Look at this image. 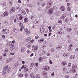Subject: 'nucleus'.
I'll return each instance as SVG.
<instances>
[{
  "label": "nucleus",
  "instance_id": "55",
  "mask_svg": "<svg viewBox=\"0 0 78 78\" xmlns=\"http://www.w3.org/2000/svg\"><path fill=\"white\" fill-rule=\"evenodd\" d=\"M49 63H50V64H52L53 62H52V61H51V60H50L49 61Z\"/></svg>",
  "mask_w": 78,
  "mask_h": 78
},
{
  "label": "nucleus",
  "instance_id": "50",
  "mask_svg": "<svg viewBox=\"0 0 78 78\" xmlns=\"http://www.w3.org/2000/svg\"><path fill=\"white\" fill-rule=\"evenodd\" d=\"M2 38H3V39H5V37H6L5 35H2Z\"/></svg>",
  "mask_w": 78,
  "mask_h": 78
},
{
  "label": "nucleus",
  "instance_id": "15",
  "mask_svg": "<svg viewBox=\"0 0 78 78\" xmlns=\"http://www.w3.org/2000/svg\"><path fill=\"white\" fill-rule=\"evenodd\" d=\"M41 33H43L45 31V28H41L40 29Z\"/></svg>",
  "mask_w": 78,
  "mask_h": 78
},
{
  "label": "nucleus",
  "instance_id": "39",
  "mask_svg": "<svg viewBox=\"0 0 78 78\" xmlns=\"http://www.w3.org/2000/svg\"><path fill=\"white\" fill-rule=\"evenodd\" d=\"M14 49V47H12V46L10 47V50L11 51H12Z\"/></svg>",
  "mask_w": 78,
  "mask_h": 78
},
{
  "label": "nucleus",
  "instance_id": "9",
  "mask_svg": "<svg viewBox=\"0 0 78 78\" xmlns=\"http://www.w3.org/2000/svg\"><path fill=\"white\" fill-rule=\"evenodd\" d=\"M2 32H4V34H8L9 33V30H6V29H3Z\"/></svg>",
  "mask_w": 78,
  "mask_h": 78
},
{
  "label": "nucleus",
  "instance_id": "61",
  "mask_svg": "<svg viewBox=\"0 0 78 78\" xmlns=\"http://www.w3.org/2000/svg\"><path fill=\"white\" fill-rule=\"evenodd\" d=\"M16 31V28H15L14 29H13V32H15V31Z\"/></svg>",
  "mask_w": 78,
  "mask_h": 78
},
{
  "label": "nucleus",
  "instance_id": "63",
  "mask_svg": "<svg viewBox=\"0 0 78 78\" xmlns=\"http://www.w3.org/2000/svg\"><path fill=\"white\" fill-rule=\"evenodd\" d=\"M3 56H6V53H4L3 54Z\"/></svg>",
  "mask_w": 78,
  "mask_h": 78
},
{
  "label": "nucleus",
  "instance_id": "29",
  "mask_svg": "<svg viewBox=\"0 0 78 78\" xmlns=\"http://www.w3.org/2000/svg\"><path fill=\"white\" fill-rule=\"evenodd\" d=\"M21 51L22 53H23L24 51H25V48H21Z\"/></svg>",
  "mask_w": 78,
  "mask_h": 78
},
{
  "label": "nucleus",
  "instance_id": "58",
  "mask_svg": "<svg viewBox=\"0 0 78 78\" xmlns=\"http://www.w3.org/2000/svg\"><path fill=\"white\" fill-rule=\"evenodd\" d=\"M25 76H26V77H27V76H28V74L26 73H25Z\"/></svg>",
  "mask_w": 78,
  "mask_h": 78
},
{
  "label": "nucleus",
  "instance_id": "28",
  "mask_svg": "<svg viewBox=\"0 0 78 78\" xmlns=\"http://www.w3.org/2000/svg\"><path fill=\"white\" fill-rule=\"evenodd\" d=\"M21 14L22 15H25L26 14V12L25 11L23 10L21 12Z\"/></svg>",
  "mask_w": 78,
  "mask_h": 78
},
{
  "label": "nucleus",
  "instance_id": "12",
  "mask_svg": "<svg viewBox=\"0 0 78 78\" xmlns=\"http://www.w3.org/2000/svg\"><path fill=\"white\" fill-rule=\"evenodd\" d=\"M67 62L66 61H63L62 62V65L63 66H66V65H67Z\"/></svg>",
  "mask_w": 78,
  "mask_h": 78
},
{
  "label": "nucleus",
  "instance_id": "13",
  "mask_svg": "<svg viewBox=\"0 0 78 78\" xmlns=\"http://www.w3.org/2000/svg\"><path fill=\"white\" fill-rule=\"evenodd\" d=\"M44 38H41L39 39L38 41L40 43H42V42H43L44 41Z\"/></svg>",
  "mask_w": 78,
  "mask_h": 78
},
{
  "label": "nucleus",
  "instance_id": "35",
  "mask_svg": "<svg viewBox=\"0 0 78 78\" xmlns=\"http://www.w3.org/2000/svg\"><path fill=\"white\" fill-rule=\"evenodd\" d=\"M69 55V53H65L63 54V56H67Z\"/></svg>",
  "mask_w": 78,
  "mask_h": 78
},
{
  "label": "nucleus",
  "instance_id": "59",
  "mask_svg": "<svg viewBox=\"0 0 78 78\" xmlns=\"http://www.w3.org/2000/svg\"><path fill=\"white\" fill-rule=\"evenodd\" d=\"M67 6H70V3H67Z\"/></svg>",
  "mask_w": 78,
  "mask_h": 78
},
{
  "label": "nucleus",
  "instance_id": "4",
  "mask_svg": "<svg viewBox=\"0 0 78 78\" xmlns=\"http://www.w3.org/2000/svg\"><path fill=\"white\" fill-rule=\"evenodd\" d=\"M16 11V8L14 7L11 8L10 10V14H13Z\"/></svg>",
  "mask_w": 78,
  "mask_h": 78
},
{
  "label": "nucleus",
  "instance_id": "20",
  "mask_svg": "<svg viewBox=\"0 0 78 78\" xmlns=\"http://www.w3.org/2000/svg\"><path fill=\"white\" fill-rule=\"evenodd\" d=\"M62 47L61 46L58 45L57 46L56 48V49L57 50H60L61 49Z\"/></svg>",
  "mask_w": 78,
  "mask_h": 78
},
{
  "label": "nucleus",
  "instance_id": "23",
  "mask_svg": "<svg viewBox=\"0 0 78 78\" xmlns=\"http://www.w3.org/2000/svg\"><path fill=\"white\" fill-rule=\"evenodd\" d=\"M28 19L27 17L26 18L24 19V23H27L28 21Z\"/></svg>",
  "mask_w": 78,
  "mask_h": 78
},
{
  "label": "nucleus",
  "instance_id": "31",
  "mask_svg": "<svg viewBox=\"0 0 78 78\" xmlns=\"http://www.w3.org/2000/svg\"><path fill=\"white\" fill-rule=\"evenodd\" d=\"M36 77L37 78H39L41 77V76L40 75H39V74H37L36 75Z\"/></svg>",
  "mask_w": 78,
  "mask_h": 78
},
{
  "label": "nucleus",
  "instance_id": "10",
  "mask_svg": "<svg viewBox=\"0 0 78 78\" xmlns=\"http://www.w3.org/2000/svg\"><path fill=\"white\" fill-rule=\"evenodd\" d=\"M38 46L37 45H34L32 46V48H33V49H34L35 50H36L38 49Z\"/></svg>",
  "mask_w": 78,
  "mask_h": 78
},
{
  "label": "nucleus",
  "instance_id": "22",
  "mask_svg": "<svg viewBox=\"0 0 78 78\" xmlns=\"http://www.w3.org/2000/svg\"><path fill=\"white\" fill-rule=\"evenodd\" d=\"M70 58L71 59H73L75 58V56L72 55L70 56Z\"/></svg>",
  "mask_w": 78,
  "mask_h": 78
},
{
  "label": "nucleus",
  "instance_id": "46",
  "mask_svg": "<svg viewBox=\"0 0 78 78\" xmlns=\"http://www.w3.org/2000/svg\"><path fill=\"white\" fill-rule=\"evenodd\" d=\"M35 38L36 39H37L39 38V36L38 35H37L35 37Z\"/></svg>",
  "mask_w": 78,
  "mask_h": 78
},
{
  "label": "nucleus",
  "instance_id": "8",
  "mask_svg": "<svg viewBox=\"0 0 78 78\" xmlns=\"http://www.w3.org/2000/svg\"><path fill=\"white\" fill-rule=\"evenodd\" d=\"M60 9L61 11H63L66 9V7L63 5H62L60 7Z\"/></svg>",
  "mask_w": 78,
  "mask_h": 78
},
{
  "label": "nucleus",
  "instance_id": "62",
  "mask_svg": "<svg viewBox=\"0 0 78 78\" xmlns=\"http://www.w3.org/2000/svg\"><path fill=\"white\" fill-rule=\"evenodd\" d=\"M8 51V49L7 50H5L4 51V52H5V53H6Z\"/></svg>",
  "mask_w": 78,
  "mask_h": 78
},
{
  "label": "nucleus",
  "instance_id": "49",
  "mask_svg": "<svg viewBox=\"0 0 78 78\" xmlns=\"http://www.w3.org/2000/svg\"><path fill=\"white\" fill-rule=\"evenodd\" d=\"M15 53L14 52L10 53V55H14Z\"/></svg>",
  "mask_w": 78,
  "mask_h": 78
},
{
  "label": "nucleus",
  "instance_id": "53",
  "mask_svg": "<svg viewBox=\"0 0 78 78\" xmlns=\"http://www.w3.org/2000/svg\"><path fill=\"white\" fill-rule=\"evenodd\" d=\"M58 33L59 34H61L62 33V32L61 31H58Z\"/></svg>",
  "mask_w": 78,
  "mask_h": 78
},
{
  "label": "nucleus",
  "instance_id": "34",
  "mask_svg": "<svg viewBox=\"0 0 78 78\" xmlns=\"http://www.w3.org/2000/svg\"><path fill=\"white\" fill-rule=\"evenodd\" d=\"M69 21V18H67L65 19V22L66 23H67Z\"/></svg>",
  "mask_w": 78,
  "mask_h": 78
},
{
  "label": "nucleus",
  "instance_id": "60",
  "mask_svg": "<svg viewBox=\"0 0 78 78\" xmlns=\"http://www.w3.org/2000/svg\"><path fill=\"white\" fill-rule=\"evenodd\" d=\"M46 47V46H45V45H43L42 46V47L43 48H45Z\"/></svg>",
  "mask_w": 78,
  "mask_h": 78
},
{
  "label": "nucleus",
  "instance_id": "45",
  "mask_svg": "<svg viewBox=\"0 0 78 78\" xmlns=\"http://www.w3.org/2000/svg\"><path fill=\"white\" fill-rule=\"evenodd\" d=\"M66 37H69V38H70V35L68 34L66 36Z\"/></svg>",
  "mask_w": 78,
  "mask_h": 78
},
{
  "label": "nucleus",
  "instance_id": "52",
  "mask_svg": "<svg viewBox=\"0 0 78 78\" xmlns=\"http://www.w3.org/2000/svg\"><path fill=\"white\" fill-rule=\"evenodd\" d=\"M35 65L36 67H38V66H39V64L38 63H35Z\"/></svg>",
  "mask_w": 78,
  "mask_h": 78
},
{
  "label": "nucleus",
  "instance_id": "19",
  "mask_svg": "<svg viewBox=\"0 0 78 78\" xmlns=\"http://www.w3.org/2000/svg\"><path fill=\"white\" fill-rule=\"evenodd\" d=\"M24 70L25 72H27V71H28L29 69H28V67H27V66H25L24 67Z\"/></svg>",
  "mask_w": 78,
  "mask_h": 78
},
{
  "label": "nucleus",
  "instance_id": "2",
  "mask_svg": "<svg viewBox=\"0 0 78 78\" xmlns=\"http://www.w3.org/2000/svg\"><path fill=\"white\" fill-rule=\"evenodd\" d=\"M4 70L2 71V75H5L6 74V72H8V70L10 69V67H8V66H5L3 69Z\"/></svg>",
  "mask_w": 78,
  "mask_h": 78
},
{
  "label": "nucleus",
  "instance_id": "26",
  "mask_svg": "<svg viewBox=\"0 0 78 78\" xmlns=\"http://www.w3.org/2000/svg\"><path fill=\"white\" fill-rule=\"evenodd\" d=\"M46 3L45 2H44L41 3V6L43 7H44V6H45V5H46Z\"/></svg>",
  "mask_w": 78,
  "mask_h": 78
},
{
  "label": "nucleus",
  "instance_id": "40",
  "mask_svg": "<svg viewBox=\"0 0 78 78\" xmlns=\"http://www.w3.org/2000/svg\"><path fill=\"white\" fill-rule=\"evenodd\" d=\"M30 40H31V37H29L27 39L26 41H27L28 42V41H30Z\"/></svg>",
  "mask_w": 78,
  "mask_h": 78
},
{
  "label": "nucleus",
  "instance_id": "1",
  "mask_svg": "<svg viewBox=\"0 0 78 78\" xmlns=\"http://www.w3.org/2000/svg\"><path fill=\"white\" fill-rule=\"evenodd\" d=\"M53 4V2L52 0H49L48 2L46 5V8L47 9H48L50 8L52 6Z\"/></svg>",
  "mask_w": 78,
  "mask_h": 78
},
{
  "label": "nucleus",
  "instance_id": "44",
  "mask_svg": "<svg viewBox=\"0 0 78 78\" xmlns=\"http://www.w3.org/2000/svg\"><path fill=\"white\" fill-rule=\"evenodd\" d=\"M34 66V63H32L30 65V67H33Z\"/></svg>",
  "mask_w": 78,
  "mask_h": 78
},
{
  "label": "nucleus",
  "instance_id": "37",
  "mask_svg": "<svg viewBox=\"0 0 78 78\" xmlns=\"http://www.w3.org/2000/svg\"><path fill=\"white\" fill-rule=\"evenodd\" d=\"M58 23L60 24H62V20H59L58 21Z\"/></svg>",
  "mask_w": 78,
  "mask_h": 78
},
{
  "label": "nucleus",
  "instance_id": "38",
  "mask_svg": "<svg viewBox=\"0 0 78 78\" xmlns=\"http://www.w3.org/2000/svg\"><path fill=\"white\" fill-rule=\"evenodd\" d=\"M19 19L20 20H22V19H23V16L22 15H21L19 18Z\"/></svg>",
  "mask_w": 78,
  "mask_h": 78
},
{
  "label": "nucleus",
  "instance_id": "47",
  "mask_svg": "<svg viewBox=\"0 0 78 78\" xmlns=\"http://www.w3.org/2000/svg\"><path fill=\"white\" fill-rule=\"evenodd\" d=\"M69 47H73V44H69Z\"/></svg>",
  "mask_w": 78,
  "mask_h": 78
},
{
  "label": "nucleus",
  "instance_id": "42",
  "mask_svg": "<svg viewBox=\"0 0 78 78\" xmlns=\"http://www.w3.org/2000/svg\"><path fill=\"white\" fill-rule=\"evenodd\" d=\"M8 45H9V46H11V45H12V43L11 42H9L8 43Z\"/></svg>",
  "mask_w": 78,
  "mask_h": 78
},
{
  "label": "nucleus",
  "instance_id": "56",
  "mask_svg": "<svg viewBox=\"0 0 78 78\" xmlns=\"http://www.w3.org/2000/svg\"><path fill=\"white\" fill-rule=\"evenodd\" d=\"M29 10L28 9H26V12H27V13H28V12H29Z\"/></svg>",
  "mask_w": 78,
  "mask_h": 78
},
{
  "label": "nucleus",
  "instance_id": "27",
  "mask_svg": "<svg viewBox=\"0 0 78 78\" xmlns=\"http://www.w3.org/2000/svg\"><path fill=\"white\" fill-rule=\"evenodd\" d=\"M55 14L56 16H59V15H60V12H59L56 11L55 12Z\"/></svg>",
  "mask_w": 78,
  "mask_h": 78
},
{
  "label": "nucleus",
  "instance_id": "51",
  "mask_svg": "<svg viewBox=\"0 0 78 78\" xmlns=\"http://www.w3.org/2000/svg\"><path fill=\"white\" fill-rule=\"evenodd\" d=\"M9 4L11 6H12V1L10 2Z\"/></svg>",
  "mask_w": 78,
  "mask_h": 78
},
{
  "label": "nucleus",
  "instance_id": "5",
  "mask_svg": "<svg viewBox=\"0 0 78 78\" xmlns=\"http://www.w3.org/2000/svg\"><path fill=\"white\" fill-rule=\"evenodd\" d=\"M53 12V9L52 8H50L48 10V14H51Z\"/></svg>",
  "mask_w": 78,
  "mask_h": 78
},
{
  "label": "nucleus",
  "instance_id": "21",
  "mask_svg": "<svg viewBox=\"0 0 78 78\" xmlns=\"http://www.w3.org/2000/svg\"><path fill=\"white\" fill-rule=\"evenodd\" d=\"M38 59L39 62H42V61H43V58H42V57H39L38 58Z\"/></svg>",
  "mask_w": 78,
  "mask_h": 78
},
{
  "label": "nucleus",
  "instance_id": "3",
  "mask_svg": "<svg viewBox=\"0 0 78 78\" xmlns=\"http://www.w3.org/2000/svg\"><path fill=\"white\" fill-rule=\"evenodd\" d=\"M77 68V65L76 64H73L72 66V71L74 72H76V69Z\"/></svg>",
  "mask_w": 78,
  "mask_h": 78
},
{
  "label": "nucleus",
  "instance_id": "30",
  "mask_svg": "<svg viewBox=\"0 0 78 78\" xmlns=\"http://www.w3.org/2000/svg\"><path fill=\"white\" fill-rule=\"evenodd\" d=\"M30 77L31 78H35V76H34V75L33 73L30 74Z\"/></svg>",
  "mask_w": 78,
  "mask_h": 78
},
{
  "label": "nucleus",
  "instance_id": "57",
  "mask_svg": "<svg viewBox=\"0 0 78 78\" xmlns=\"http://www.w3.org/2000/svg\"><path fill=\"white\" fill-rule=\"evenodd\" d=\"M47 55L48 56H50V54L49 53H47Z\"/></svg>",
  "mask_w": 78,
  "mask_h": 78
},
{
  "label": "nucleus",
  "instance_id": "17",
  "mask_svg": "<svg viewBox=\"0 0 78 78\" xmlns=\"http://www.w3.org/2000/svg\"><path fill=\"white\" fill-rule=\"evenodd\" d=\"M42 75L44 76H47V72H43L42 73Z\"/></svg>",
  "mask_w": 78,
  "mask_h": 78
},
{
  "label": "nucleus",
  "instance_id": "32",
  "mask_svg": "<svg viewBox=\"0 0 78 78\" xmlns=\"http://www.w3.org/2000/svg\"><path fill=\"white\" fill-rule=\"evenodd\" d=\"M70 10H71V7L70 6H69L67 8V10L68 11H70Z\"/></svg>",
  "mask_w": 78,
  "mask_h": 78
},
{
  "label": "nucleus",
  "instance_id": "14",
  "mask_svg": "<svg viewBox=\"0 0 78 78\" xmlns=\"http://www.w3.org/2000/svg\"><path fill=\"white\" fill-rule=\"evenodd\" d=\"M12 58H9V60L6 61V63H9L10 62H11L12 61Z\"/></svg>",
  "mask_w": 78,
  "mask_h": 78
},
{
  "label": "nucleus",
  "instance_id": "64",
  "mask_svg": "<svg viewBox=\"0 0 78 78\" xmlns=\"http://www.w3.org/2000/svg\"><path fill=\"white\" fill-rule=\"evenodd\" d=\"M27 53H30V49H28L27 51Z\"/></svg>",
  "mask_w": 78,
  "mask_h": 78
},
{
  "label": "nucleus",
  "instance_id": "33",
  "mask_svg": "<svg viewBox=\"0 0 78 78\" xmlns=\"http://www.w3.org/2000/svg\"><path fill=\"white\" fill-rule=\"evenodd\" d=\"M51 52H52V53L55 52V49L54 48H51Z\"/></svg>",
  "mask_w": 78,
  "mask_h": 78
},
{
  "label": "nucleus",
  "instance_id": "54",
  "mask_svg": "<svg viewBox=\"0 0 78 78\" xmlns=\"http://www.w3.org/2000/svg\"><path fill=\"white\" fill-rule=\"evenodd\" d=\"M71 63H69L68 65V67H71Z\"/></svg>",
  "mask_w": 78,
  "mask_h": 78
},
{
  "label": "nucleus",
  "instance_id": "25",
  "mask_svg": "<svg viewBox=\"0 0 78 78\" xmlns=\"http://www.w3.org/2000/svg\"><path fill=\"white\" fill-rule=\"evenodd\" d=\"M66 30L67 31L70 32V31H72V29H71L70 28L68 27L66 29Z\"/></svg>",
  "mask_w": 78,
  "mask_h": 78
},
{
  "label": "nucleus",
  "instance_id": "41",
  "mask_svg": "<svg viewBox=\"0 0 78 78\" xmlns=\"http://www.w3.org/2000/svg\"><path fill=\"white\" fill-rule=\"evenodd\" d=\"M56 9H57V7H56V6H54L53 7V9H54V10H56Z\"/></svg>",
  "mask_w": 78,
  "mask_h": 78
},
{
  "label": "nucleus",
  "instance_id": "24",
  "mask_svg": "<svg viewBox=\"0 0 78 78\" xmlns=\"http://www.w3.org/2000/svg\"><path fill=\"white\" fill-rule=\"evenodd\" d=\"M18 76H19V77H20V78H22V77H23V75L22 73H19L18 74Z\"/></svg>",
  "mask_w": 78,
  "mask_h": 78
},
{
  "label": "nucleus",
  "instance_id": "11",
  "mask_svg": "<svg viewBox=\"0 0 78 78\" xmlns=\"http://www.w3.org/2000/svg\"><path fill=\"white\" fill-rule=\"evenodd\" d=\"M17 24L19 25L20 27H22L23 26V23L20 21H18L17 22Z\"/></svg>",
  "mask_w": 78,
  "mask_h": 78
},
{
  "label": "nucleus",
  "instance_id": "18",
  "mask_svg": "<svg viewBox=\"0 0 78 78\" xmlns=\"http://www.w3.org/2000/svg\"><path fill=\"white\" fill-rule=\"evenodd\" d=\"M25 32H26L27 34H30V31L28 30V29H24Z\"/></svg>",
  "mask_w": 78,
  "mask_h": 78
},
{
  "label": "nucleus",
  "instance_id": "6",
  "mask_svg": "<svg viewBox=\"0 0 78 78\" xmlns=\"http://www.w3.org/2000/svg\"><path fill=\"white\" fill-rule=\"evenodd\" d=\"M44 70H45L46 71H48L50 70V66H45L43 67Z\"/></svg>",
  "mask_w": 78,
  "mask_h": 78
},
{
  "label": "nucleus",
  "instance_id": "16",
  "mask_svg": "<svg viewBox=\"0 0 78 78\" xmlns=\"http://www.w3.org/2000/svg\"><path fill=\"white\" fill-rule=\"evenodd\" d=\"M66 17V14H64L62 16H61L60 19H64Z\"/></svg>",
  "mask_w": 78,
  "mask_h": 78
},
{
  "label": "nucleus",
  "instance_id": "36",
  "mask_svg": "<svg viewBox=\"0 0 78 78\" xmlns=\"http://www.w3.org/2000/svg\"><path fill=\"white\" fill-rule=\"evenodd\" d=\"M68 50L69 51H71L72 50V49L70 47H69L68 48Z\"/></svg>",
  "mask_w": 78,
  "mask_h": 78
},
{
  "label": "nucleus",
  "instance_id": "48",
  "mask_svg": "<svg viewBox=\"0 0 78 78\" xmlns=\"http://www.w3.org/2000/svg\"><path fill=\"white\" fill-rule=\"evenodd\" d=\"M25 65H23L22 66L21 69H23V68H24V67H25Z\"/></svg>",
  "mask_w": 78,
  "mask_h": 78
},
{
  "label": "nucleus",
  "instance_id": "7",
  "mask_svg": "<svg viewBox=\"0 0 78 78\" xmlns=\"http://www.w3.org/2000/svg\"><path fill=\"white\" fill-rule=\"evenodd\" d=\"M8 14H9V12L8 11H5L3 13V15L2 16V17H5V16H8Z\"/></svg>",
  "mask_w": 78,
  "mask_h": 78
},
{
  "label": "nucleus",
  "instance_id": "43",
  "mask_svg": "<svg viewBox=\"0 0 78 78\" xmlns=\"http://www.w3.org/2000/svg\"><path fill=\"white\" fill-rule=\"evenodd\" d=\"M70 78V76L68 75H67L65 76V78Z\"/></svg>",
  "mask_w": 78,
  "mask_h": 78
}]
</instances>
